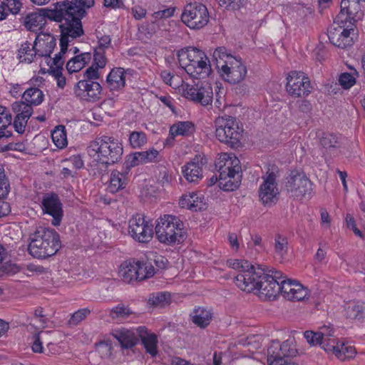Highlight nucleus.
Returning <instances> with one entry per match:
<instances>
[{
    "label": "nucleus",
    "instance_id": "10",
    "mask_svg": "<svg viewBox=\"0 0 365 365\" xmlns=\"http://www.w3.org/2000/svg\"><path fill=\"white\" fill-rule=\"evenodd\" d=\"M182 21L191 29L205 27L210 20L207 7L200 3L187 4L181 15Z\"/></svg>",
    "mask_w": 365,
    "mask_h": 365
},
{
    "label": "nucleus",
    "instance_id": "53",
    "mask_svg": "<svg viewBox=\"0 0 365 365\" xmlns=\"http://www.w3.org/2000/svg\"><path fill=\"white\" fill-rule=\"evenodd\" d=\"M160 76L166 84L170 85L175 88H178L180 81H182L179 76H175L168 71H162Z\"/></svg>",
    "mask_w": 365,
    "mask_h": 365
},
{
    "label": "nucleus",
    "instance_id": "40",
    "mask_svg": "<svg viewBox=\"0 0 365 365\" xmlns=\"http://www.w3.org/2000/svg\"><path fill=\"white\" fill-rule=\"evenodd\" d=\"M12 116L6 107L0 106V138L11 136L7 128L11 125Z\"/></svg>",
    "mask_w": 365,
    "mask_h": 365
},
{
    "label": "nucleus",
    "instance_id": "20",
    "mask_svg": "<svg viewBox=\"0 0 365 365\" xmlns=\"http://www.w3.org/2000/svg\"><path fill=\"white\" fill-rule=\"evenodd\" d=\"M262 269H257L252 265V268H247L239 272L235 278V284L242 291L250 292L255 290L258 279L262 274Z\"/></svg>",
    "mask_w": 365,
    "mask_h": 365
},
{
    "label": "nucleus",
    "instance_id": "39",
    "mask_svg": "<svg viewBox=\"0 0 365 365\" xmlns=\"http://www.w3.org/2000/svg\"><path fill=\"white\" fill-rule=\"evenodd\" d=\"M135 264L134 262H124L121 264L118 270V276L125 283H130L137 280Z\"/></svg>",
    "mask_w": 365,
    "mask_h": 365
},
{
    "label": "nucleus",
    "instance_id": "57",
    "mask_svg": "<svg viewBox=\"0 0 365 365\" xmlns=\"http://www.w3.org/2000/svg\"><path fill=\"white\" fill-rule=\"evenodd\" d=\"M339 84L345 89H349L356 83V78L349 73H343L339 78Z\"/></svg>",
    "mask_w": 365,
    "mask_h": 365
},
{
    "label": "nucleus",
    "instance_id": "19",
    "mask_svg": "<svg viewBox=\"0 0 365 365\" xmlns=\"http://www.w3.org/2000/svg\"><path fill=\"white\" fill-rule=\"evenodd\" d=\"M41 209L44 214L52 216V225H60L63 217L62 203L58 196L55 193H46L41 200Z\"/></svg>",
    "mask_w": 365,
    "mask_h": 365
},
{
    "label": "nucleus",
    "instance_id": "45",
    "mask_svg": "<svg viewBox=\"0 0 365 365\" xmlns=\"http://www.w3.org/2000/svg\"><path fill=\"white\" fill-rule=\"evenodd\" d=\"M339 341L334 337L333 334L329 331L323 333V339L320 346L327 352L331 353L336 356V350L339 346Z\"/></svg>",
    "mask_w": 365,
    "mask_h": 365
},
{
    "label": "nucleus",
    "instance_id": "3",
    "mask_svg": "<svg viewBox=\"0 0 365 365\" xmlns=\"http://www.w3.org/2000/svg\"><path fill=\"white\" fill-rule=\"evenodd\" d=\"M213 58L219 73L226 81L236 84L245 78L247 66L241 58L228 53L225 47L216 48L213 52Z\"/></svg>",
    "mask_w": 365,
    "mask_h": 365
},
{
    "label": "nucleus",
    "instance_id": "44",
    "mask_svg": "<svg viewBox=\"0 0 365 365\" xmlns=\"http://www.w3.org/2000/svg\"><path fill=\"white\" fill-rule=\"evenodd\" d=\"M136 277L137 280L141 281L150 278L155 274V268L148 262H135Z\"/></svg>",
    "mask_w": 365,
    "mask_h": 365
},
{
    "label": "nucleus",
    "instance_id": "22",
    "mask_svg": "<svg viewBox=\"0 0 365 365\" xmlns=\"http://www.w3.org/2000/svg\"><path fill=\"white\" fill-rule=\"evenodd\" d=\"M12 110L16 113L14 128L19 133L25 131L27 122L33 113V108L24 101H16L11 105Z\"/></svg>",
    "mask_w": 365,
    "mask_h": 365
},
{
    "label": "nucleus",
    "instance_id": "61",
    "mask_svg": "<svg viewBox=\"0 0 365 365\" xmlns=\"http://www.w3.org/2000/svg\"><path fill=\"white\" fill-rule=\"evenodd\" d=\"M101 68L97 67L92 64L90 67H88L84 72V76L86 78V80L95 81L98 80L100 78L99 70Z\"/></svg>",
    "mask_w": 365,
    "mask_h": 365
},
{
    "label": "nucleus",
    "instance_id": "26",
    "mask_svg": "<svg viewBox=\"0 0 365 365\" xmlns=\"http://www.w3.org/2000/svg\"><path fill=\"white\" fill-rule=\"evenodd\" d=\"M202 158L198 157L186 163L182 168L185 178L190 182H197L202 178Z\"/></svg>",
    "mask_w": 365,
    "mask_h": 365
},
{
    "label": "nucleus",
    "instance_id": "35",
    "mask_svg": "<svg viewBox=\"0 0 365 365\" xmlns=\"http://www.w3.org/2000/svg\"><path fill=\"white\" fill-rule=\"evenodd\" d=\"M195 130V125L190 121H178L170 126L169 130L170 139L174 140L175 136H187L191 135Z\"/></svg>",
    "mask_w": 365,
    "mask_h": 365
},
{
    "label": "nucleus",
    "instance_id": "28",
    "mask_svg": "<svg viewBox=\"0 0 365 365\" xmlns=\"http://www.w3.org/2000/svg\"><path fill=\"white\" fill-rule=\"evenodd\" d=\"M106 84L110 91H120L125 86V74L123 68H113L106 78Z\"/></svg>",
    "mask_w": 365,
    "mask_h": 365
},
{
    "label": "nucleus",
    "instance_id": "23",
    "mask_svg": "<svg viewBox=\"0 0 365 365\" xmlns=\"http://www.w3.org/2000/svg\"><path fill=\"white\" fill-rule=\"evenodd\" d=\"M215 166L220 174L227 173H242L240 160L233 154L221 153L215 162Z\"/></svg>",
    "mask_w": 365,
    "mask_h": 365
},
{
    "label": "nucleus",
    "instance_id": "29",
    "mask_svg": "<svg viewBox=\"0 0 365 365\" xmlns=\"http://www.w3.org/2000/svg\"><path fill=\"white\" fill-rule=\"evenodd\" d=\"M269 354L279 355L282 358L287 359L296 354L297 350L289 340L280 344L278 341H273L267 349Z\"/></svg>",
    "mask_w": 365,
    "mask_h": 365
},
{
    "label": "nucleus",
    "instance_id": "14",
    "mask_svg": "<svg viewBox=\"0 0 365 365\" xmlns=\"http://www.w3.org/2000/svg\"><path fill=\"white\" fill-rule=\"evenodd\" d=\"M128 232L135 241L147 243L153 237V225L143 215L137 214L129 220Z\"/></svg>",
    "mask_w": 365,
    "mask_h": 365
},
{
    "label": "nucleus",
    "instance_id": "56",
    "mask_svg": "<svg viewBox=\"0 0 365 365\" xmlns=\"http://www.w3.org/2000/svg\"><path fill=\"white\" fill-rule=\"evenodd\" d=\"M139 153L140 154L138 155L140 156L142 164H146L155 161L159 154V152L154 148L145 151H140Z\"/></svg>",
    "mask_w": 365,
    "mask_h": 365
},
{
    "label": "nucleus",
    "instance_id": "38",
    "mask_svg": "<svg viewBox=\"0 0 365 365\" xmlns=\"http://www.w3.org/2000/svg\"><path fill=\"white\" fill-rule=\"evenodd\" d=\"M36 49L34 48V45L26 41L21 45L18 50L17 57L21 63L29 64L38 57Z\"/></svg>",
    "mask_w": 365,
    "mask_h": 365
},
{
    "label": "nucleus",
    "instance_id": "9",
    "mask_svg": "<svg viewBox=\"0 0 365 365\" xmlns=\"http://www.w3.org/2000/svg\"><path fill=\"white\" fill-rule=\"evenodd\" d=\"M284 276L280 271L270 269L264 272L262 270L255 289L259 292L261 296L268 299L274 298L281 291V282Z\"/></svg>",
    "mask_w": 365,
    "mask_h": 365
},
{
    "label": "nucleus",
    "instance_id": "47",
    "mask_svg": "<svg viewBox=\"0 0 365 365\" xmlns=\"http://www.w3.org/2000/svg\"><path fill=\"white\" fill-rule=\"evenodd\" d=\"M356 354L354 346L344 341H340L336 350V356L340 360L350 359L355 356Z\"/></svg>",
    "mask_w": 365,
    "mask_h": 365
},
{
    "label": "nucleus",
    "instance_id": "58",
    "mask_svg": "<svg viewBox=\"0 0 365 365\" xmlns=\"http://www.w3.org/2000/svg\"><path fill=\"white\" fill-rule=\"evenodd\" d=\"M63 68H53L51 66V73L56 81L58 88H63L66 86V78L62 74Z\"/></svg>",
    "mask_w": 365,
    "mask_h": 365
},
{
    "label": "nucleus",
    "instance_id": "21",
    "mask_svg": "<svg viewBox=\"0 0 365 365\" xmlns=\"http://www.w3.org/2000/svg\"><path fill=\"white\" fill-rule=\"evenodd\" d=\"M281 294L290 301H301L308 296V290L302 284L295 280L284 278L281 282Z\"/></svg>",
    "mask_w": 365,
    "mask_h": 365
},
{
    "label": "nucleus",
    "instance_id": "12",
    "mask_svg": "<svg viewBox=\"0 0 365 365\" xmlns=\"http://www.w3.org/2000/svg\"><path fill=\"white\" fill-rule=\"evenodd\" d=\"M286 90L294 98L305 97L312 90L309 77L303 72L293 71L287 77Z\"/></svg>",
    "mask_w": 365,
    "mask_h": 365
},
{
    "label": "nucleus",
    "instance_id": "11",
    "mask_svg": "<svg viewBox=\"0 0 365 365\" xmlns=\"http://www.w3.org/2000/svg\"><path fill=\"white\" fill-rule=\"evenodd\" d=\"M286 189L295 197H310L312 193V182L304 173L291 171L287 178Z\"/></svg>",
    "mask_w": 365,
    "mask_h": 365
},
{
    "label": "nucleus",
    "instance_id": "36",
    "mask_svg": "<svg viewBox=\"0 0 365 365\" xmlns=\"http://www.w3.org/2000/svg\"><path fill=\"white\" fill-rule=\"evenodd\" d=\"M346 315L347 318L364 322L365 321V302L356 301L350 303L346 309Z\"/></svg>",
    "mask_w": 365,
    "mask_h": 365
},
{
    "label": "nucleus",
    "instance_id": "8",
    "mask_svg": "<svg viewBox=\"0 0 365 365\" xmlns=\"http://www.w3.org/2000/svg\"><path fill=\"white\" fill-rule=\"evenodd\" d=\"M279 169L275 165H268L266 173L262 176L263 182L259 189V197L264 205L270 206L278 200L279 190L277 179Z\"/></svg>",
    "mask_w": 365,
    "mask_h": 365
},
{
    "label": "nucleus",
    "instance_id": "34",
    "mask_svg": "<svg viewBox=\"0 0 365 365\" xmlns=\"http://www.w3.org/2000/svg\"><path fill=\"white\" fill-rule=\"evenodd\" d=\"M91 60V54L88 52L81 53L71 58L66 63V69L69 73H77L83 69Z\"/></svg>",
    "mask_w": 365,
    "mask_h": 365
},
{
    "label": "nucleus",
    "instance_id": "59",
    "mask_svg": "<svg viewBox=\"0 0 365 365\" xmlns=\"http://www.w3.org/2000/svg\"><path fill=\"white\" fill-rule=\"evenodd\" d=\"M267 362L269 365H295L289 359H284L279 355L269 354L267 353Z\"/></svg>",
    "mask_w": 365,
    "mask_h": 365
},
{
    "label": "nucleus",
    "instance_id": "41",
    "mask_svg": "<svg viewBox=\"0 0 365 365\" xmlns=\"http://www.w3.org/2000/svg\"><path fill=\"white\" fill-rule=\"evenodd\" d=\"M28 105L38 106L41 104L43 101L44 95L43 92L38 88H27L22 96Z\"/></svg>",
    "mask_w": 365,
    "mask_h": 365
},
{
    "label": "nucleus",
    "instance_id": "13",
    "mask_svg": "<svg viewBox=\"0 0 365 365\" xmlns=\"http://www.w3.org/2000/svg\"><path fill=\"white\" fill-rule=\"evenodd\" d=\"M340 12L336 17L339 24H352L360 20L365 10V0H341Z\"/></svg>",
    "mask_w": 365,
    "mask_h": 365
},
{
    "label": "nucleus",
    "instance_id": "1",
    "mask_svg": "<svg viewBox=\"0 0 365 365\" xmlns=\"http://www.w3.org/2000/svg\"><path fill=\"white\" fill-rule=\"evenodd\" d=\"M95 4V0H66L56 3L54 10L47 12L51 21L63 22L60 25L63 34V43L66 44L68 36L80 37L83 34L81 19L86 14V9Z\"/></svg>",
    "mask_w": 365,
    "mask_h": 365
},
{
    "label": "nucleus",
    "instance_id": "48",
    "mask_svg": "<svg viewBox=\"0 0 365 365\" xmlns=\"http://www.w3.org/2000/svg\"><path fill=\"white\" fill-rule=\"evenodd\" d=\"M274 255L278 259H282L287 254L288 241L286 237L277 235L274 238Z\"/></svg>",
    "mask_w": 365,
    "mask_h": 365
},
{
    "label": "nucleus",
    "instance_id": "64",
    "mask_svg": "<svg viewBox=\"0 0 365 365\" xmlns=\"http://www.w3.org/2000/svg\"><path fill=\"white\" fill-rule=\"evenodd\" d=\"M196 192H189L187 194L183 195L180 200L179 205L182 208H187L188 210L192 209V201L193 197H195Z\"/></svg>",
    "mask_w": 365,
    "mask_h": 365
},
{
    "label": "nucleus",
    "instance_id": "54",
    "mask_svg": "<svg viewBox=\"0 0 365 365\" xmlns=\"http://www.w3.org/2000/svg\"><path fill=\"white\" fill-rule=\"evenodd\" d=\"M227 265L230 268L238 270L239 272L247 268H252V264L248 261L242 259H229L227 261Z\"/></svg>",
    "mask_w": 365,
    "mask_h": 365
},
{
    "label": "nucleus",
    "instance_id": "51",
    "mask_svg": "<svg viewBox=\"0 0 365 365\" xmlns=\"http://www.w3.org/2000/svg\"><path fill=\"white\" fill-rule=\"evenodd\" d=\"M323 333L324 331H306L304 332V336L311 346H320L323 339Z\"/></svg>",
    "mask_w": 365,
    "mask_h": 365
},
{
    "label": "nucleus",
    "instance_id": "33",
    "mask_svg": "<svg viewBox=\"0 0 365 365\" xmlns=\"http://www.w3.org/2000/svg\"><path fill=\"white\" fill-rule=\"evenodd\" d=\"M319 142L324 152L330 155H336L341 146L340 138L332 133H324Z\"/></svg>",
    "mask_w": 365,
    "mask_h": 365
},
{
    "label": "nucleus",
    "instance_id": "43",
    "mask_svg": "<svg viewBox=\"0 0 365 365\" xmlns=\"http://www.w3.org/2000/svg\"><path fill=\"white\" fill-rule=\"evenodd\" d=\"M51 138L58 148H66L68 145V140L65 126L61 125L56 126L51 133Z\"/></svg>",
    "mask_w": 365,
    "mask_h": 365
},
{
    "label": "nucleus",
    "instance_id": "63",
    "mask_svg": "<svg viewBox=\"0 0 365 365\" xmlns=\"http://www.w3.org/2000/svg\"><path fill=\"white\" fill-rule=\"evenodd\" d=\"M22 5L21 0H11L4 4L7 10L14 15L20 12Z\"/></svg>",
    "mask_w": 365,
    "mask_h": 365
},
{
    "label": "nucleus",
    "instance_id": "31",
    "mask_svg": "<svg viewBox=\"0 0 365 365\" xmlns=\"http://www.w3.org/2000/svg\"><path fill=\"white\" fill-rule=\"evenodd\" d=\"M242 180V173H221L219 175V186L225 191H233L240 185Z\"/></svg>",
    "mask_w": 365,
    "mask_h": 365
},
{
    "label": "nucleus",
    "instance_id": "5",
    "mask_svg": "<svg viewBox=\"0 0 365 365\" xmlns=\"http://www.w3.org/2000/svg\"><path fill=\"white\" fill-rule=\"evenodd\" d=\"M178 58L180 66L193 78H205L212 72L207 56L195 47L181 49L178 51Z\"/></svg>",
    "mask_w": 365,
    "mask_h": 365
},
{
    "label": "nucleus",
    "instance_id": "17",
    "mask_svg": "<svg viewBox=\"0 0 365 365\" xmlns=\"http://www.w3.org/2000/svg\"><path fill=\"white\" fill-rule=\"evenodd\" d=\"M102 90L98 82L90 80H81L73 87L76 96L88 102H96L101 99Z\"/></svg>",
    "mask_w": 365,
    "mask_h": 365
},
{
    "label": "nucleus",
    "instance_id": "4",
    "mask_svg": "<svg viewBox=\"0 0 365 365\" xmlns=\"http://www.w3.org/2000/svg\"><path fill=\"white\" fill-rule=\"evenodd\" d=\"M28 251L38 259H45L55 255L61 248L59 235L53 229L38 227L30 235Z\"/></svg>",
    "mask_w": 365,
    "mask_h": 365
},
{
    "label": "nucleus",
    "instance_id": "25",
    "mask_svg": "<svg viewBox=\"0 0 365 365\" xmlns=\"http://www.w3.org/2000/svg\"><path fill=\"white\" fill-rule=\"evenodd\" d=\"M136 333L140 337L146 352L154 357L158 354V340L155 334L148 331L145 327L137 328Z\"/></svg>",
    "mask_w": 365,
    "mask_h": 365
},
{
    "label": "nucleus",
    "instance_id": "16",
    "mask_svg": "<svg viewBox=\"0 0 365 365\" xmlns=\"http://www.w3.org/2000/svg\"><path fill=\"white\" fill-rule=\"evenodd\" d=\"M334 24L336 26H333L329 30V39L330 42L341 48H346L353 43V37L351 34L354 31V25L352 24H339L336 19Z\"/></svg>",
    "mask_w": 365,
    "mask_h": 365
},
{
    "label": "nucleus",
    "instance_id": "32",
    "mask_svg": "<svg viewBox=\"0 0 365 365\" xmlns=\"http://www.w3.org/2000/svg\"><path fill=\"white\" fill-rule=\"evenodd\" d=\"M128 182V172H120L114 170L110 173V183L108 187L109 192L115 193L125 188Z\"/></svg>",
    "mask_w": 365,
    "mask_h": 365
},
{
    "label": "nucleus",
    "instance_id": "50",
    "mask_svg": "<svg viewBox=\"0 0 365 365\" xmlns=\"http://www.w3.org/2000/svg\"><path fill=\"white\" fill-rule=\"evenodd\" d=\"M150 304L155 306L165 307L170 302V295L168 292L153 294L149 299Z\"/></svg>",
    "mask_w": 365,
    "mask_h": 365
},
{
    "label": "nucleus",
    "instance_id": "15",
    "mask_svg": "<svg viewBox=\"0 0 365 365\" xmlns=\"http://www.w3.org/2000/svg\"><path fill=\"white\" fill-rule=\"evenodd\" d=\"M178 88L182 96L190 101L199 103L204 106L212 102L213 92L210 86L198 87L180 81Z\"/></svg>",
    "mask_w": 365,
    "mask_h": 365
},
{
    "label": "nucleus",
    "instance_id": "42",
    "mask_svg": "<svg viewBox=\"0 0 365 365\" xmlns=\"http://www.w3.org/2000/svg\"><path fill=\"white\" fill-rule=\"evenodd\" d=\"M61 39H60V46H61V51L60 52L55 56V57L53 59H51L50 61H51L50 67L52 66L53 68H63V61L62 60V55L65 54L66 52L68 51V46L69 42L73 41V39L76 38L77 37H71L68 36L67 40L66 41V44L63 43V34L62 31V29H61Z\"/></svg>",
    "mask_w": 365,
    "mask_h": 365
},
{
    "label": "nucleus",
    "instance_id": "55",
    "mask_svg": "<svg viewBox=\"0 0 365 365\" xmlns=\"http://www.w3.org/2000/svg\"><path fill=\"white\" fill-rule=\"evenodd\" d=\"M90 313L91 311L88 309H78L72 314L69 320V324L71 325H77L84 320Z\"/></svg>",
    "mask_w": 365,
    "mask_h": 365
},
{
    "label": "nucleus",
    "instance_id": "46",
    "mask_svg": "<svg viewBox=\"0 0 365 365\" xmlns=\"http://www.w3.org/2000/svg\"><path fill=\"white\" fill-rule=\"evenodd\" d=\"M133 313L129 307L118 304L110 309L109 316L114 320L121 321L128 318Z\"/></svg>",
    "mask_w": 365,
    "mask_h": 365
},
{
    "label": "nucleus",
    "instance_id": "30",
    "mask_svg": "<svg viewBox=\"0 0 365 365\" xmlns=\"http://www.w3.org/2000/svg\"><path fill=\"white\" fill-rule=\"evenodd\" d=\"M111 334L125 349L132 348L138 342L136 334L130 329L125 328L115 329Z\"/></svg>",
    "mask_w": 365,
    "mask_h": 365
},
{
    "label": "nucleus",
    "instance_id": "6",
    "mask_svg": "<svg viewBox=\"0 0 365 365\" xmlns=\"http://www.w3.org/2000/svg\"><path fill=\"white\" fill-rule=\"evenodd\" d=\"M182 222L176 216L165 215L158 220L155 235L158 240L165 245L180 243L185 239Z\"/></svg>",
    "mask_w": 365,
    "mask_h": 365
},
{
    "label": "nucleus",
    "instance_id": "7",
    "mask_svg": "<svg viewBox=\"0 0 365 365\" xmlns=\"http://www.w3.org/2000/svg\"><path fill=\"white\" fill-rule=\"evenodd\" d=\"M215 137L221 143L233 148L239 145L243 132L236 118L227 115L217 117L215 120Z\"/></svg>",
    "mask_w": 365,
    "mask_h": 365
},
{
    "label": "nucleus",
    "instance_id": "27",
    "mask_svg": "<svg viewBox=\"0 0 365 365\" xmlns=\"http://www.w3.org/2000/svg\"><path fill=\"white\" fill-rule=\"evenodd\" d=\"M53 10L45 9L43 14L36 12L29 13L24 18L23 24L27 30L36 32L46 24V18L50 19L47 12Z\"/></svg>",
    "mask_w": 365,
    "mask_h": 365
},
{
    "label": "nucleus",
    "instance_id": "62",
    "mask_svg": "<svg viewBox=\"0 0 365 365\" xmlns=\"http://www.w3.org/2000/svg\"><path fill=\"white\" fill-rule=\"evenodd\" d=\"M98 68H104L106 65V59L104 55V51L96 49L93 55V63Z\"/></svg>",
    "mask_w": 365,
    "mask_h": 365
},
{
    "label": "nucleus",
    "instance_id": "37",
    "mask_svg": "<svg viewBox=\"0 0 365 365\" xmlns=\"http://www.w3.org/2000/svg\"><path fill=\"white\" fill-rule=\"evenodd\" d=\"M191 317L195 325L200 328H205L212 321V313L210 309L199 307L194 309Z\"/></svg>",
    "mask_w": 365,
    "mask_h": 365
},
{
    "label": "nucleus",
    "instance_id": "24",
    "mask_svg": "<svg viewBox=\"0 0 365 365\" xmlns=\"http://www.w3.org/2000/svg\"><path fill=\"white\" fill-rule=\"evenodd\" d=\"M56 40L48 33H40L36 37L34 48L36 49L38 57H48L56 47Z\"/></svg>",
    "mask_w": 365,
    "mask_h": 365
},
{
    "label": "nucleus",
    "instance_id": "18",
    "mask_svg": "<svg viewBox=\"0 0 365 365\" xmlns=\"http://www.w3.org/2000/svg\"><path fill=\"white\" fill-rule=\"evenodd\" d=\"M173 11L171 9H167L155 12L153 14L154 20L143 24L139 27L140 31L144 33L147 38H150L160 31H165L167 29L165 19L172 16Z\"/></svg>",
    "mask_w": 365,
    "mask_h": 365
},
{
    "label": "nucleus",
    "instance_id": "52",
    "mask_svg": "<svg viewBox=\"0 0 365 365\" xmlns=\"http://www.w3.org/2000/svg\"><path fill=\"white\" fill-rule=\"evenodd\" d=\"M96 349L101 358H107L111 355L113 347L110 341H102L96 344Z\"/></svg>",
    "mask_w": 365,
    "mask_h": 365
},
{
    "label": "nucleus",
    "instance_id": "60",
    "mask_svg": "<svg viewBox=\"0 0 365 365\" xmlns=\"http://www.w3.org/2000/svg\"><path fill=\"white\" fill-rule=\"evenodd\" d=\"M191 210H202L205 207V202L203 195L199 192H196L192 201Z\"/></svg>",
    "mask_w": 365,
    "mask_h": 365
},
{
    "label": "nucleus",
    "instance_id": "2",
    "mask_svg": "<svg viewBox=\"0 0 365 365\" xmlns=\"http://www.w3.org/2000/svg\"><path fill=\"white\" fill-rule=\"evenodd\" d=\"M86 151L88 155L96 162L112 165L122 159L123 147L122 143L114 137L102 135L89 143Z\"/></svg>",
    "mask_w": 365,
    "mask_h": 365
},
{
    "label": "nucleus",
    "instance_id": "49",
    "mask_svg": "<svg viewBox=\"0 0 365 365\" xmlns=\"http://www.w3.org/2000/svg\"><path fill=\"white\" fill-rule=\"evenodd\" d=\"M130 145L134 149L143 147L148 141L145 133L143 131H132L129 135Z\"/></svg>",
    "mask_w": 365,
    "mask_h": 365
}]
</instances>
